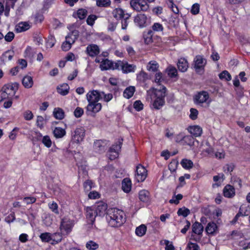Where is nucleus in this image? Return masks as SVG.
Listing matches in <instances>:
<instances>
[{
	"label": "nucleus",
	"mask_w": 250,
	"mask_h": 250,
	"mask_svg": "<svg viewBox=\"0 0 250 250\" xmlns=\"http://www.w3.org/2000/svg\"><path fill=\"white\" fill-rule=\"evenodd\" d=\"M125 213L122 210L115 208L108 210L106 218L110 226L118 227L125 222Z\"/></svg>",
	"instance_id": "1"
},
{
	"label": "nucleus",
	"mask_w": 250,
	"mask_h": 250,
	"mask_svg": "<svg viewBox=\"0 0 250 250\" xmlns=\"http://www.w3.org/2000/svg\"><path fill=\"white\" fill-rule=\"evenodd\" d=\"M167 88L163 86L162 88L157 90L155 93V99L152 104V108L156 110L161 109L165 104V98L166 96Z\"/></svg>",
	"instance_id": "2"
},
{
	"label": "nucleus",
	"mask_w": 250,
	"mask_h": 250,
	"mask_svg": "<svg viewBox=\"0 0 250 250\" xmlns=\"http://www.w3.org/2000/svg\"><path fill=\"white\" fill-rule=\"evenodd\" d=\"M85 136L84 128L83 126H78L72 131L71 141L72 143L79 144L83 141Z\"/></svg>",
	"instance_id": "3"
},
{
	"label": "nucleus",
	"mask_w": 250,
	"mask_h": 250,
	"mask_svg": "<svg viewBox=\"0 0 250 250\" xmlns=\"http://www.w3.org/2000/svg\"><path fill=\"white\" fill-rule=\"evenodd\" d=\"M206 64L207 60L202 55H197L194 58L192 65L196 73L202 74Z\"/></svg>",
	"instance_id": "4"
},
{
	"label": "nucleus",
	"mask_w": 250,
	"mask_h": 250,
	"mask_svg": "<svg viewBox=\"0 0 250 250\" xmlns=\"http://www.w3.org/2000/svg\"><path fill=\"white\" fill-rule=\"evenodd\" d=\"M130 7L136 12H146L149 9V5L145 0H130Z\"/></svg>",
	"instance_id": "5"
},
{
	"label": "nucleus",
	"mask_w": 250,
	"mask_h": 250,
	"mask_svg": "<svg viewBox=\"0 0 250 250\" xmlns=\"http://www.w3.org/2000/svg\"><path fill=\"white\" fill-rule=\"evenodd\" d=\"M79 36L78 31L75 30L68 34L65 37V42L62 45V49L63 51H68L71 47L72 44L74 43Z\"/></svg>",
	"instance_id": "6"
},
{
	"label": "nucleus",
	"mask_w": 250,
	"mask_h": 250,
	"mask_svg": "<svg viewBox=\"0 0 250 250\" xmlns=\"http://www.w3.org/2000/svg\"><path fill=\"white\" fill-rule=\"evenodd\" d=\"M150 21V18L145 14H138L134 17V22L136 26L140 28L147 26Z\"/></svg>",
	"instance_id": "7"
},
{
	"label": "nucleus",
	"mask_w": 250,
	"mask_h": 250,
	"mask_svg": "<svg viewBox=\"0 0 250 250\" xmlns=\"http://www.w3.org/2000/svg\"><path fill=\"white\" fill-rule=\"evenodd\" d=\"M74 223L72 220L67 218H63L61 223L60 229L62 233L67 235L72 230Z\"/></svg>",
	"instance_id": "8"
},
{
	"label": "nucleus",
	"mask_w": 250,
	"mask_h": 250,
	"mask_svg": "<svg viewBox=\"0 0 250 250\" xmlns=\"http://www.w3.org/2000/svg\"><path fill=\"white\" fill-rule=\"evenodd\" d=\"M136 174L135 178L138 182H143L146 178L147 170L145 167L141 165H139L136 167Z\"/></svg>",
	"instance_id": "9"
},
{
	"label": "nucleus",
	"mask_w": 250,
	"mask_h": 250,
	"mask_svg": "<svg viewBox=\"0 0 250 250\" xmlns=\"http://www.w3.org/2000/svg\"><path fill=\"white\" fill-rule=\"evenodd\" d=\"M19 84L17 83L5 84L2 88L7 93V94L12 98L18 89Z\"/></svg>",
	"instance_id": "10"
},
{
	"label": "nucleus",
	"mask_w": 250,
	"mask_h": 250,
	"mask_svg": "<svg viewBox=\"0 0 250 250\" xmlns=\"http://www.w3.org/2000/svg\"><path fill=\"white\" fill-rule=\"evenodd\" d=\"M86 99L88 102L98 103L102 99V94L98 90L89 91L86 94Z\"/></svg>",
	"instance_id": "11"
},
{
	"label": "nucleus",
	"mask_w": 250,
	"mask_h": 250,
	"mask_svg": "<svg viewBox=\"0 0 250 250\" xmlns=\"http://www.w3.org/2000/svg\"><path fill=\"white\" fill-rule=\"evenodd\" d=\"M208 98V93L205 91H202L195 95L194 100L195 104H201L207 102Z\"/></svg>",
	"instance_id": "12"
},
{
	"label": "nucleus",
	"mask_w": 250,
	"mask_h": 250,
	"mask_svg": "<svg viewBox=\"0 0 250 250\" xmlns=\"http://www.w3.org/2000/svg\"><path fill=\"white\" fill-rule=\"evenodd\" d=\"M107 208V204L103 202H100L97 203L95 208L96 215L99 216L104 215Z\"/></svg>",
	"instance_id": "13"
},
{
	"label": "nucleus",
	"mask_w": 250,
	"mask_h": 250,
	"mask_svg": "<svg viewBox=\"0 0 250 250\" xmlns=\"http://www.w3.org/2000/svg\"><path fill=\"white\" fill-rule=\"evenodd\" d=\"M86 52L89 56L93 57L100 53V49L97 45L92 44L87 46Z\"/></svg>",
	"instance_id": "14"
},
{
	"label": "nucleus",
	"mask_w": 250,
	"mask_h": 250,
	"mask_svg": "<svg viewBox=\"0 0 250 250\" xmlns=\"http://www.w3.org/2000/svg\"><path fill=\"white\" fill-rule=\"evenodd\" d=\"M188 131L193 136L197 137L202 134V128L198 125H191L188 128Z\"/></svg>",
	"instance_id": "15"
},
{
	"label": "nucleus",
	"mask_w": 250,
	"mask_h": 250,
	"mask_svg": "<svg viewBox=\"0 0 250 250\" xmlns=\"http://www.w3.org/2000/svg\"><path fill=\"white\" fill-rule=\"evenodd\" d=\"M101 104L99 103L88 102V104L86 107V110L93 113H96L99 112L101 110Z\"/></svg>",
	"instance_id": "16"
},
{
	"label": "nucleus",
	"mask_w": 250,
	"mask_h": 250,
	"mask_svg": "<svg viewBox=\"0 0 250 250\" xmlns=\"http://www.w3.org/2000/svg\"><path fill=\"white\" fill-rule=\"evenodd\" d=\"M177 65L179 70L182 72L187 71L188 68V62L187 60L184 58L179 59Z\"/></svg>",
	"instance_id": "17"
},
{
	"label": "nucleus",
	"mask_w": 250,
	"mask_h": 250,
	"mask_svg": "<svg viewBox=\"0 0 250 250\" xmlns=\"http://www.w3.org/2000/svg\"><path fill=\"white\" fill-rule=\"evenodd\" d=\"M97 215H96V210L91 207H87L86 208V218L92 224L95 221V218Z\"/></svg>",
	"instance_id": "18"
},
{
	"label": "nucleus",
	"mask_w": 250,
	"mask_h": 250,
	"mask_svg": "<svg viewBox=\"0 0 250 250\" xmlns=\"http://www.w3.org/2000/svg\"><path fill=\"white\" fill-rule=\"evenodd\" d=\"M206 231L208 234L214 235L218 232V227L215 223L209 222L206 228Z\"/></svg>",
	"instance_id": "19"
},
{
	"label": "nucleus",
	"mask_w": 250,
	"mask_h": 250,
	"mask_svg": "<svg viewBox=\"0 0 250 250\" xmlns=\"http://www.w3.org/2000/svg\"><path fill=\"white\" fill-rule=\"evenodd\" d=\"M223 193L225 197L231 198L235 195V189L233 186L227 185L224 188Z\"/></svg>",
	"instance_id": "20"
},
{
	"label": "nucleus",
	"mask_w": 250,
	"mask_h": 250,
	"mask_svg": "<svg viewBox=\"0 0 250 250\" xmlns=\"http://www.w3.org/2000/svg\"><path fill=\"white\" fill-rule=\"evenodd\" d=\"M69 86L66 83L58 85L57 87V91L58 93L62 96H65L69 93Z\"/></svg>",
	"instance_id": "21"
},
{
	"label": "nucleus",
	"mask_w": 250,
	"mask_h": 250,
	"mask_svg": "<svg viewBox=\"0 0 250 250\" xmlns=\"http://www.w3.org/2000/svg\"><path fill=\"white\" fill-rule=\"evenodd\" d=\"M112 14L114 18L117 20L123 19L126 14L125 13V11L121 8H116L112 11Z\"/></svg>",
	"instance_id": "22"
},
{
	"label": "nucleus",
	"mask_w": 250,
	"mask_h": 250,
	"mask_svg": "<svg viewBox=\"0 0 250 250\" xmlns=\"http://www.w3.org/2000/svg\"><path fill=\"white\" fill-rule=\"evenodd\" d=\"M112 65L113 62L106 59L101 62L100 67L102 71L112 69Z\"/></svg>",
	"instance_id": "23"
},
{
	"label": "nucleus",
	"mask_w": 250,
	"mask_h": 250,
	"mask_svg": "<svg viewBox=\"0 0 250 250\" xmlns=\"http://www.w3.org/2000/svg\"><path fill=\"white\" fill-rule=\"evenodd\" d=\"M122 188L123 190L126 192L128 193L131 189V182L129 178H125L122 183Z\"/></svg>",
	"instance_id": "24"
},
{
	"label": "nucleus",
	"mask_w": 250,
	"mask_h": 250,
	"mask_svg": "<svg viewBox=\"0 0 250 250\" xmlns=\"http://www.w3.org/2000/svg\"><path fill=\"white\" fill-rule=\"evenodd\" d=\"M22 83L26 88L32 87L33 85L32 77L28 75L25 76L22 80Z\"/></svg>",
	"instance_id": "25"
},
{
	"label": "nucleus",
	"mask_w": 250,
	"mask_h": 250,
	"mask_svg": "<svg viewBox=\"0 0 250 250\" xmlns=\"http://www.w3.org/2000/svg\"><path fill=\"white\" fill-rule=\"evenodd\" d=\"M30 27V25L26 22H21L16 26L15 30L18 33L25 31Z\"/></svg>",
	"instance_id": "26"
},
{
	"label": "nucleus",
	"mask_w": 250,
	"mask_h": 250,
	"mask_svg": "<svg viewBox=\"0 0 250 250\" xmlns=\"http://www.w3.org/2000/svg\"><path fill=\"white\" fill-rule=\"evenodd\" d=\"M192 229L193 233L200 235L202 234L204 227L201 223L196 222L192 225Z\"/></svg>",
	"instance_id": "27"
},
{
	"label": "nucleus",
	"mask_w": 250,
	"mask_h": 250,
	"mask_svg": "<svg viewBox=\"0 0 250 250\" xmlns=\"http://www.w3.org/2000/svg\"><path fill=\"white\" fill-rule=\"evenodd\" d=\"M136 68V65L134 64H130L126 62H125L122 68V71L124 73H128L133 72Z\"/></svg>",
	"instance_id": "28"
},
{
	"label": "nucleus",
	"mask_w": 250,
	"mask_h": 250,
	"mask_svg": "<svg viewBox=\"0 0 250 250\" xmlns=\"http://www.w3.org/2000/svg\"><path fill=\"white\" fill-rule=\"evenodd\" d=\"M65 134V130L60 127H56L53 130V135L56 138H62Z\"/></svg>",
	"instance_id": "29"
},
{
	"label": "nucleus",
	"mask_w": 250,
	"mask_h": 250,
	"mask_svg": "<svg viewBox=\"0 0 250 250\" xmlns=\"http://www.w3.org/2000/svg\"><path fill=\"white\" fill-rule=\"evenodd\" d=\"M135 91V87L133 86H129L126 87L123 93L124 97L126 99L131 98Z\"/></svg>",
	"instance_id": "30"
},
{
	"label": "nucleus",
	"mask_w": 250,
	"mask_h": 250,
	"mask_svg": "<svg viewBox=\"0 0 250 250\" xmlns=\"http://www.w3.org/2000/svg\"><path fill=\"white\" fill-rule=\"evenodd\" d=\"M139 199L143 202H147L149 200V192L146 190H142L139 193Z\"/></svg>",
	"instance_id": "31"
},
{
	"label": "nucleus",
	"mask_w": 250,
	"mask_h": 250,
	"mask_svg": "<svg viewBox=\"0 0 250 250\" xmlns=\"http://www.w3.org/2000/svg\"><path fill=\"white\" fill-rule=\"evenodd\" d=\"M53 113L54 117L56 119L62 120L64 117V112L63 109L61 108H55Z\"/></svg>",
	"instance_id": "32"
},
{
	"label": "nucleus",
	"mask_w": 250,
	"mask_h": 250,
	"mask_svg": "<svg viewBox=\"0 0 250 250\" xmlns=\"http://www.w3.org/2000/svg\"><path fill=\"white\" fill-rule=\"evenodd\" d=\"M148 79V74L143 70L141 71L137 75V81L141 83H145Z\"/></svg>",
	"instance_id": "33"
},
{
	"label": "nucleus",
	"mask_w": 250,
	"mask_h": 250,
	"mask_svg": "<svg viewBox=\"0 0 250 250\" xmlns=\"http://www.w3.org/2000/svg\"><path fill=\"white\" fill-rule=\"evenodd\" d=\"M181 141L183 145H187L190 146L194 145V139L191 135H187L183 137Z\"/></svg>",
	"instance_id": "34"
},
{
	"label": "nucleus",
	"mask_w": 250,
	"mask_h": 250,
	"mask_svg": "<svg viewBox=\"0 0 250 250\" xmlns=\"http://www.w3.org/2000/svg\"><path fill=\"white\" fill-rule=\"evenodd\" d=\"M14 54V51L13 50H8L2 54L1 58L3 61H11L12 59Z\"/></svg>",
	"instance_id": "35"
},
{
	"label": "nucleus",
	"mask_w": 250,
	"mask_h": 250,
	"mask_svg": "<svg viewBox=\"0 0 250 250\" xmlns=\"http://www.w3.org/2000/svg\"><path fill=\"white\" fill-rule=\"evenodd\" d=\"M62 235L60 233L56 232L51 234V243L57 244L61 241Z\"/></svg>",
	"instance_id": "36"
},
{
	"label": "nucleus",
	"mask_w": 250,
	"mask_h": 250,
	"mask_svg": "<svg viewBox=\"0 0 250 250\" xmlns=\"http://www.w3.org/2000/svg\"><path fill=\"white\" fill-rule=\"evenodd\" d=\"M159 67L158 63L154 61L149 62L147 65V70L149 71L155 72L157 70Z\"/></svg>",
	"instance_id": "37"
},
{
	"label": "nucleus",
	"mask_w": 250,
	"mask_h": 250,
	"mask_svg": "<svg viewBox=\"0 0 250 250\" xmlns=\"http://www.w3.org/2000/svg\"><path fill=\"white\" fill-rule=\"evenodd\" d=\"M146 231V226L145 225H141L136 228L135 233L139 236H143L145 234Z\"/></svg>",
	"instance_id": "38"
},
{
	"label": "nucleus",
	"mask_w": 250,
	"mask_h": 250,
	"mask_svg": "<svg viewBox=\"0 0 250 250\" xmlns=\"http://www.w3.org/2000/svg\"><path fill=\"white\" fill-rule=\"evenodd\" d=\"M181 164L185 169H190L192 167L193 165V162L191 160L187 159H183L181 162Z\"/></svg>",
	"instance_id": "39"
},
{
	"label": "nucleus",
	"mask_w": 250,
	"mask_h": 250,
	"mask_svg": "<svg viewBox=\"0 0 250 250\" xmlns=\"http://www.w3.org/2000/svg\"><path fill=\"white\" fill-rule=\"evenodd\" d=\"M153 32L151 30H149L144 35L145 42L146 44H149L152 42V37Z\"/></svg>",
	"instance_id": "40"
},
{
	"label": "nucleus",
	"mask_w": 250,
	"mask_h": 250,
	"mask_svg": "<svg viewBox=\"0 0 250 250\" xmlns=\"http://www.w3.org/2000/svg\"><path fill=\"white\" fill-rule=\"evenodd\" d=\"M122 142L121 141L118 142V144L116 145H112L109 148L110 152H114L116 154V155H118V152L121 148V145Z\"/></svg>",
	"instance_id": "41"
},
{
	"label": "nucleus",
	"mask_w": 250,
	"mask_h": 250,
	"mask_svg": "<svg viewBox=\"0 0 250 250\" xmlns=\"http://www.w3.org/2000/svg\"><path fill=\"white\" fill-rule=\"evenodd\" d=\"M190 214V210L186 207H183L180 208L177 211V214L179 216H183L184 217H186Z\"/></svg>",
	"instance_id": "42"
},
{
	"label": "nucleus",
	"mask_w": 250,
	"mask_h": 250,
	"mask_svg": "<svg viewBox=\"0 0 250 250\" xmlns=\"http://www.w3.org/2000/svg\"><path fill=\"white\" fill-rule=\"evenodd\" d=\"M41 142L47 148H50L52 146V141L48 135L43 136Z\"/></svg>",
	"instance_id": "43"
},
{
	"label": "nucleus",
	"mask_w": 250,
	"mask_h": 250,
	"mask_svg": "<svg viewBox=\"0 0 250 250\" xmlns=\"http://www.w3.org/2000/svg\"><path fill=\"white\" fill-rule=\"evenodd\" d=\"M111 4L110 0H97L96 5L98 7H107Z\"/></svg>",
	"instance_id": "44"
},
{
	"label": "nucleus",
	"mask_w": 250,
	"mask_h": 250,
	"mask_svg": "<svg viewBox=\"0 0 250 250\" xmlns=\"http://www.w3.org/2000/svg\"><path fill=\"white\" fill-rule=\"evenodd\" d=\"M48 207L52 211H53L54 213L58 214L59 213V209H58V205L54 201L52 202H50L48 203Z\"/></svg>",
	"instance_id": "45"
},
{
	"label": "nucleus",
	"mask_w": 250,
	"mask_h": 250,
	"mask_svg": "<svg viewBox=\"0 0 250 250\" xmlns=\"http://www.w3.org/2000/svg\"><path fill=\"white\" fill-rule=\"evenodd\" d=\"M168 75L171 78L175 77L177 75V70L175 67L169 66L167 69Z\"/></svg>",
	"instance_id": "46"
},
{
	"label": "nucleus",
	"mask_w": 250,
	"mask_h": 250,
	"mask_svg": "<svg viewBox=\"0 0 250 250\" xmlns=\"http://www.w3.org/2000/svg\"><path fill=\"white\" fill-rule=\"evenodd\" d=\"M40 237L43 242L51 243V234L50 233H42L40 235Z\"/></svg>",
	"instance_id": "47"
},
{
	"label": "nucleus",
	"mask_w": 250,
	"mask_h": 250,
	"mask_svg": "<svg viewBox=\"0 0 250 250\" xmlns=\"http://www.w3.org/2000/svg\"><path fill=\"white\" fill-rule=\"evenodd\" d=\"M104 142L102 140H97L94 144V148L98 150L103 151L104 150Z\"/></svg>",
	"instance_id": "48"
},
{
	"label": "nucleus",
	"mask_w": 250,
	"mask_h": 250,
	"mask_svg": "<svg viewBox=\"0 0 250 250\" xmlns=\"http://www.w3.org/2000/svg\"><path fill=\"white\" fill-rule=\"evenodd\" d=\"M86 247L89 250H95L98 248L99 245L93 241H89L87 242Z\"/></svg>",
	"instance_id": "49"
},
{
	"label": "nucleus",
	"mask_w": 250,
	"mask_h": 250,
	"mask_svg": "<svg viewBox=\"0 0 250 250\" xmlns=\"http://www.w3.org/2000/svg\"><path fill=\"white\" fill-rule=\"evenodd\" d=\"M219 77L220 79H224L228 81H230L231 79L230 74L226 70L223 71L221 73L219 74Z\"/></svg>",
	"instance_id": "50"
},
{
	"label": "nucleus",
	"mask_w": 250,
	"mask_h": 250,
	"mask_svg": "<svg viewBox=\"0 0 250 250\" xmlns=\"http://www.w3.org/2000/svg\"><path fill=\"white\" fill-rule=\"evenodd\" d=\"M130 17V15L129 14L126 13V17L125 18H123L122 20L121 21V24H122V29L123 30H125L128 26V20H129V18Z\"/></svg>",
	"instance_id": "51"
},
{
	"label": "nucleus",
	"mask_w": 250,
	"mask_h": 250,
	"mask_svg": "<svg viewBox=\"0 0 250 250\" xmlns=\"http://www.w3.org/2000/svg\"><path fill=\"white\" fill-rule=\"evenodd\" d=\"M45 121L43 117L38 116L36 121V125L40 129H42L44 127Z\"/></svg>",
	"instance_id": "52"
},
{
	"label": "nucleus",
	"mask_w": 250,
	"mask_h": 250,
	"mask_svg": "<svg viewBox=\"0 0 250 250\" xmlns=\"http://www.w3.org/2000/svg\"><path fill=\"white\" fill-rule=\"evenodd\" d=\"M87 14V10L85 9H79L77 11V13L78 18L80 20L84 19L86 17Z\"/></svg>",
	"instance_id": "53"
},
{
	"label": "nucleus",
	"mask_w": 250,
	"mask_h": 250,
	"mask_svg": "<svg viewBox=\"0 0 250 250\" xmlns=\"http://www.w3.org/2000/svg\"><path fill=\"white\" fill-rule=\"evenodd\" d=\"M124 62L121 61H117V62H113L112 69H121L122 70Z\"/></svg>",
	"instance_id": "54"
},
{
	"label": "nucleus",
	"mask_w": 250,
	"mask_h": 250,
	"mask_svg": "<svg viewBox=\"0 0 250 250\" xmlns=\"http://www.w3.org/2000/svg\"><path fill=\"white\" fill-rule=\"evenodd\" d=\"M183 195L181 194H178L177 195L173 196L171 199H170L169 202L170 204H175L177 205L179 203V201L182 200L183 198Z\"/></svg>",
	"instance_id": "55"
},
{
	"label": "nucleus",
	"mask_w": 250,
	"mask_h": 250,
	"mask_svg": "<svg viewBox=\"0 0 250 250\" xmlns=\"http://www.w3.org/2000/svg\"><path fill=\"white\" fill-rule=\"evenodd\" d=\"M152 31L153 32H162L164 30L162 24L156 22L152 26Z\"/></svg>",
	"instance_id": "56"
},
{
	"label": "nucleus",
	"mask_w": 250,
	"mask_h": 250,
	"mask_svg": "<svg viewBox=\"0 0 250 250\" xmlns=\"http://www.w3.org/2000/svg\"><path fill=\"white\" fill-rule=\"evenodd\" d=\"M97 17L95 15H90L87 18L86 22L87 24L89 25L92 26L95 20L97 19Z\"/></svg>",
	"instance_id": "57"
},
{
	"label": "nucleus",
	"mask_w": 250,
	"mask_h": 250,
	"mask_svg": "<svg viewBox=\"0 0 250 250\" xmlns=\"http://www.w3.org/2000/svg\"><path fill=\"white\" fill-rule=\"evenodd\" d=\"M190 112L189 118L192 120H196L198 115V110L195 108H191L190 109Z\"/></svg>",
	"instance_id": "58"
},
{
	"label": "nucleus",
	"mask_w": 250,
	"mask_h": 250,
	"mask_svg": "<svg viewBox=\"0 0 250 250\" xmlns=\"http://www.w3.org/2000/svg\"><path fill=\"white\" fill-rule=\"evenodd\" d=\"M164 80L163 77V74L161 72H157L155 76V82L158 84L160 85L161 82Z\"/></svg>",
	"instance_id": "59"
},
{
	"label": "nucleus",
	"mask_w": 250,
	"mask_h": 250,
	"mask_svg": "<svg viewBox=\"0 0 250 250\" xmlns=\"http://www.w3.org/2000/svg\"><path fill=\"white\" fill-rule=\"evenodd\" d=\"M10 98H11L7 94V93L2 88L1 90L0 91V102L4 100Z\"/></svg>",
	"instance_id": "60"
},
{
	"label": "nucleus",
	"mask_w": 250,
	"mask_h": 250,
	"mask_svg": "<svg viewBox=\"0 0 250 250\" xmlns=\"http://www.w3.org/2000/svg\"><path fill=\"white\" fill-rule=\"evenodd\" d=\"M134 108L138 111H140L143 109L144 105L140 100L136 101L133 104Z\"/></svg>",
	"instance_id": "61"
},
{
	"label": "nucleus",
	"mask_w": 250,
	"mask_h": 250,
	"mask_svg": "<svg viewBox=\"0 0 250 250\" xmlns=\"http://www.w3.org/2000/svg\"><path fill=\"white\" fill-rule=\"evenodd\" d=\"M234 166L232 164H227L223 167V170L226 173L232 172L234 169Z\"/></svg>",
	"instance_id": "62"
},
{
	"label": "nucleus",
	"mask_w": 250,
	"mask_h": 250,
	"mask_svg": "<svg viewBox=\"0 0 250 250\" xmlns=\"http://www.w3.org/2000/svg\"><path fill=\"white\" fill-rule=\"evenodd\" d=\"M93 183L91 180H87L83 183L84 190L88 191L92 188Z\"/></svg>",
	"instance_id": "63"
},
{
	"label": "nucleus",
	"mask_w": 250,
	"mask_h": 250,
	"mask_svg": "<svg viewBox=\"0 0 250 250\" xmlns=\"http://www.w3.org/2000/svg\"><path fill=\"white\" fill-rule=\"evenodd\" d=\"M187 249L188 250H200L199 247L197 244L191 242L188 243Z\"/></svg>",
	"instance_id": "64"
}]
</instances>
